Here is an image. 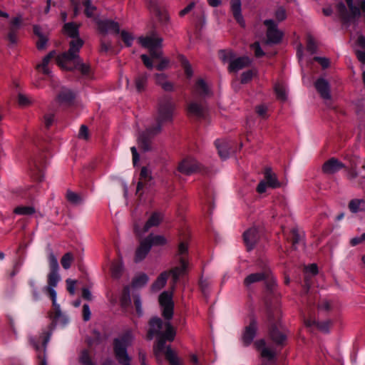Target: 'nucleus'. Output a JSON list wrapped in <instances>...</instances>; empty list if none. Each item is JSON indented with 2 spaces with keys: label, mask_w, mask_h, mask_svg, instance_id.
I'll return each mask as SVG.
<instances>
[{
  "label": "nucleus",
  "mask_w": 365,
  "mask_h": 365,
  "mask_svg": "<svg viewBox=\"0 0 365 365\" xmlns=\"http://www.w3.org/2000/svg\"><path fill=\"white\" fill-rule=\"evenodd\" d=\"M175 104L170 98L160 101L157 115V125L146 130L138 138V145L144 151L150 149V136L156 135L161 130L163 123L171 120L175 110Z\"/></svg>",
  "instance_id": "nucleus-1"
},
{
  "label": "nucleus",
  "mask_w": 365,
  "mask_h": 365,
  "mask_svg": "<svg viewBox=\"0 0 365 365\" xmlns=\"http://www.w3.org/2000/svg\"><path fill=\"white\" fill-rule=\"evenodd\" d=\"M83 44V41L76 38L70 42V48L68 53H63L56 57V63L63 70H73L79 64L78 52Z\"/></svg>",
  "instance_id": "nucleus-2"
},
{
  "label": "nucleus",
  "mask_w": 365,
  "mask_h": 365,
  "mask_svg": "<svg viewBox=\"0 0 365 365\" xmlns=\"http://www.w3.org/2000/svg\"><path fill=\"white\" fill-rule=\"evenodd\" d=\"M150 328L148 332V338L149 339H153V336H156L160 337L158 340L173 341L175 336V330L172 327L170 322H167L163 323L159 318H153L150 319Z\"/></svg>",
  "instance_id": "nucleus-3"
},
{
  "label": "nucleus",
  "mask_w": 365,
  "mask_h": 365,
  "mask_svg": "<svg viewBox=\"0 0 365 365\" xmlns=\"http://www.w3.org/2000/svg\"><path fill=\"white\" fill-rule=\"evenodd\" d=\"M133 336L127 332L115 341V353L118 362L122 365H130V358L126 352V347L132 344Z\"/></svg>",
  "instance_id": "nucleus-4"
},
{
  "label": "nucleus",
  "mask_w": 365,
  "mask_h": 365,
  "mask_svg": "<svg viewBox=\"0 0 365 365\" xmlns=\"http://www.w3.org/2000/svg\"><path fill=\"white\" fill-rule=\"evenodd\" d=\"M138 43L144 48H148L153 58H159L162 56L160 49L163 39L156 35H150L145 37H140Z\"/></svg>",
  "instance_id": "nucleus-5"
},
{
  "label": "nucleus",
  "mask_w": 365,
  "mask_h": 365,
  "mask_svg": "<svg viewBox=\"0 0 365 365\" xmlns=\"http://www.w3.org/2000/svg\"><path fill=\"white\" fill-rule=\"evenodd\" d=\"M154 354L158 361L160 356L165 354L171 365H180V360L176 353L170 346L165 347V341L163 340H159L154 346Z\"/></svg>",
  "instance_id": "nucleus-6"
},
{
  "label": "nucleus",
  "mask_w": 365,
  "mask_h": 365,
  "mask_svg": "<svg viewBox=\"0 0 365 365\" xmlns=\"http://www.w3.org/2000/svg\"><path fill=\"white\" fill-rule=\"evenodd\" d=\"M173 293L164 292L159 296V303L163 310V315L167 319H170L173 315Z\"/></svg>",
  "instance_id": "nucleus-7"
},
{
  "label": "nucleus",
  "mask_w": 365,
  "mask_h": 365,
  "mask_svg": "<svg viewBox=\"0 0 365 365\" xmlns=\"http://www.w3.org/2000/svg\"><path fill=\"white\" fill-rule=\"evenodd\" d=\"M264 24L267 26V42L269 43H279L282 37V33L277 28L272 20H265Z\"/></svg>",
  "instance_id": "nucleus-8"
},
{
  "label": "nucleus",
  "mask_w": 365,
  "mask_h": 365,
  "mask_svg": "<svg viewBox=\"0 0 365 365\" xmlns=\"http://www.w3.org/2000/svg\"><path fill=\"white\" fill-rule=\"evenodd\" d=\"M315 88L320 96L326 101H331V94L330 91V85L327 80L324 78H319L314 83Z\"/></svg>",
  "instance_id": "nucleus-9"
},
{
  "label": "nucleus",
  "mask_w": 365,
  "mask_h": 365,
  "mask_svg": "<svg viewBox=\"0 0 365 365\" xmlns=\"http://www.w3.org/2000/svg\"><path fill=\"white\" fill-rule=\"evenodd\" d=\"M180 265L173 268L168 273L171 274L173 281L175 283L179 277L187 272L188 267V261L186 257H179Z\"/></svg>",
  "instance_id": "nucleus-10"
},
{
  "label": "nucleus",
  "mask_w": 365,
  "mask_h": 365,
  "mask_svg": "<svg viewBox=\"0 0 365 365\" xmlns=\"http://www.w3.org/2000/svg\"><path fill=\"white\" fill-rule=\"evenodd\" d=\"M343 168H344V165L341 162L332 158L323 164L322 171L327 175H332Z\"/></svg>",
  "instance_id": "nucleus-11"
},
{
  "label": "nucleus",
  "mask_w": 365,
  "mask_h": 365,
  "mask_svg": "<svg viewBox=\"0 0 365 365\" xmlns=\"http://www.w3.org/2000/svg\"><path fill=\"white\" fill-rule=\"evenodd\" d=\"M241 6L240 0H230V9L235 19L240 26L245 27V21L242 15Z\"/></svg>",
  "instance_id": "nucleus-12"
},
{
  "label": "nucleus",
  "mask_w": 365,
  "mask_h": 365,
  "mask_svg": "<svg viewBox=\"0 0 365 365\" xmlns=\"http://www.w3.org/2000/svg\"><path fill=\"white\" fill-rule=\"evenodd\" d=\"M98 29L101 33L115 32L118 33L119 26L117 23L110 20H99L96 21Z\"/></svg>",
  "instance_id": "nucleus-13"
},
{
  "label": "nucleus",
  "mask_w": 365,
  "mask_h": 365,
  "mask_svg": "<svg viewBox=\"0 0 365 365\" xmlns=\"http://www.w3.org/2000/svg\"><path fill=\"white\" fill-rule=\"evenodd\" d=\"M197 169L198 165L194 159H185L182 160L178 166L180 172L186 175H190L195 172Z\"/></svg>",
  "instance_id": "nucleus-14"
},
{
  "label": "nucleus",
  "mask_w": 365,
  "mask_h": 365,
  "mask_svg": "<svg viewBox=\"0 0 365 365\" xmlns=\"http://www.w3.org/2000/svg\"><path fill=\"white\" fill-rule=\"evenodd\" d=\"M258 238V232L256 228H250L244 233V240L248 250L254 247Z\"/></svg>",
  "instance_id": "nucleus-15"
},
{
  "label": "nucleus",
  "mask_w": 365,
  "mask_h": 365,
  "mask_svg": "<svg viewBox=\"0 0 365 365\" xmlns=\"http://www.w3.org/2000/svg\"><path fill=\"white\" fill-rule=\"evenodd\" d=\"M251 63V60L248 57H241L231 61L229 68L230 71L237 72L238 71L248 66Z\"/></svg>",
  "instance_id": "nucleus-16"
},
{
  "label": "nucleus",
  "mask_w": 365,
  "mask_h": 365,
  "mask_svg": "<svg viewBox=\"0 0 365 365\" xmlns=\"http://www.w3.org/2000/svg\"><path fill=\"white\" fill-rule=\"evenodd\" d=\"M256 349L261 352V356L266 358L269 360L272 359L275 356V352L272 349H269L265 346V341L264 340H259L255 343Z\"/></svg>",
  "instance_id": "nucleus-17"
},
{
  "label": "nucleus",
  "mask_w": 365,
  "mask_h": 365,
  "mask_svg": "<svg viewBox=\"0 0 365 365\" xmlns=\"http://www.w3.org/2000/svg\"><path fill=\"white\" fill-rule=\"evenodd\" d=\"M257 331V323L255 321H252L248 327H246L245 331L242 336V340L245 344H250L256 334Z\"/></svg>",
  "instance_id": "nucleus-18"
},
{
  "label": "nucleus",
  "mask_w": 365,
  "mask_h": 365,
  "mask_svg": "<svg viewBox=\"0 0 365 365\" xmlns=\"http://www.w3.org/2000/svg\"><path fill=\"white\" fill-rule=\"evenodd\" d=\"M345 1L349 6V11L351 12L352 17H354V18L359 17L360 16L361 11H362L363 12H365V1L364 0H361V1H358L357 6H356L354 4L353 0H345Z\"/></svg>",
  "instance_id": "nucleus-19"
},
{
  "label": "nucleus",
  "mask_w": 365,
  "mask_h": 365,
  "mask_svg": "<svg viewBox=\"0 0 365 365\" xmlns=\"http://www.w3.org/2000/svg\"><path fill=\"white\" fill-rule=\"evenodd\" d=\"M34 32L35 35L38 37V39L36 41V46L38 49H45L48 41L47 36L44 33H43L41 28H39L38 26H34Z\"/></svg>",
  "instance_id": "nucleus-20"
},
{
  "label": "nucleus",
  "mask_w": 365,
  "mask_h": 365,
  "mask_svg": "<svg viewBox=\"0 0 365 365\" xmlns=\"http://www.w3.org/2000/svg\"><path fill=\"white\" fill-rule=\"evenodd\" d=\"M264 180L267 182L269 187L276 188L280 187L276 175L272 171L270 168H266L264 170Z\"/></svg>",
  "instance_id": "nucleus-21"
},
{
  "label": "nucleus",
  "mask_w": 365,
  "mask_h": 365,
  "mask_svg": "<svg viewBox=\"0 0 365 365\" xmlns=\"http://www.w3.org/2000/svg\"><path fill=\"white\" fill-rule=\"evenodd\" d=\"M162 220L163 216L161 214L158 212L153 213L143 226V232L148 231V230L153 227L158 226Z\"/></svg>",
  "instance_id": "nucleus-22"
},
{
  "label": "nucleus",
  "mask_w": 365,
  "mask_h": 365,
  "mask_svg": "<svg viewBox=\"0 0 365 365\" xmlns=\"http://www.w3.org/2000/svg\"><path fill=\"white\" fill-rule=\"evenodd\" d=\"M150 249V243L146 239L140 242L135 253V260L140 261L145 257Z\"/></svg>",
  "instance_id": "nucleus-23"
},
{
  "label": "nucleus",
  "mask_w": 365,
  "mask_h": 365,
  "mask_svg": "<svg viewBox=\"0 0 365 365\" xmlns=\"http://www.w3.org/2000/svg\"><path fill=\"white\" fill-rule=\"evenodd\" d=\"M155 79L157 84L160 85L165 91H171L173 90V84L168 81L167 76L163 73H158L155 75Z\"/></svg>",
  "instance_id": "nucleus-24"
},
{
  "label": "nucleus",
  "mask_w": 365,
  "mask_h": 365,
  "mask_svg": "<svg viewBox=\"0 0 365 365\" xmlns=\"http://www.w3.org/2000/svg\"><path fill=\"white\" fill-rule=\"evenodd\" d=\"M56 56L55 51H51L47 56H46L41 63L36 65V69L43 73V74H49V69L48 65L51 58Z\"/></svg>",
  "instance_id": "nucleus-25"
},
{
  "label": "nucleus",
  "mask_w": 365,
  "mask_h": 365,
  "mask_svg": "<svg viewBox=\"0 0 365 365\" xmlns=\"http://www.w3.org/2000/svg\"><path fill=\"white\" fill-rule=\"evenodd\" d=\"M187 113L189 115L201 117L204 113V108L196 102H190L187 106Z\"/></svg>",
  "instance_id": "nucleus-26"
},
{
  "label": "nucleus",
  "mask_w": 365,
  "mask_h": 365,
  "mask_svg": "<svg viewBox=\"0 0 365 365\" xmlns=\"http://www.w3.org/2000/svg\"><path fill=\"white\" fill-rule=\"evenodd\" d=\"M267 276V273L264 272L251 274L245 279L244 284L245 286L249 287L254 283L263 280Z\"/></svg>",
  "instance_id": "nucleus-27"
},
{
  "label": "nucleus",
  "mask_w": 365,
  "mask_h": 365,
  "mask_svg": "<svg viewBox=\"0 0 365 365\" xmlns=\"http://www.w3.org/2000/svg\"><path fill=\"white\" fill-rule=\"evenodd\" d=\"M220 158H226L229 155L230 146L228 143L223 140H217L215 143Z\"/></svg>",
  "instance_id": "nucleus-28"
},
{
  "label": "nucleus",
  "mask_w": 365,
  "mask_h": 365,
  "mask_svg": "<svg viewBox=\"0 0 365 365\" xmlns=\"http://www.w3.org/2000/svg\"><path fill=\"white\" fill-rule=\"evenodd\" d=\"M169 276V273L168 272H164L161 273L159 277L157 278L155 282L152 285V289L154 291H159L165 285L168 278Z\"/></svg>",
  "instance_id": "nucleus-29"
},
{
  "label": "nucleus",
  "mask_w": 365,
  "mask_h": 365,
  "mask_svg": "<svg viewBox=\"0 0 365 365\" xmlns=\"http://www.w3.org/2000/svg\"><path fill=\"white\" fill-rule=\"evenodd\" d=\"M148 78V76L146 73H140L136 77L135 80V88L138 92H141L145 89Z\"/></svg>",
  "instance_id": "nucleus-30"
},
{
  "label": "nucleus",
  "mask_w": 365,
  "mask_h": 365,
  "mask_svg": "<svg viewBox=\"0 0 365 365\" xmlns=\"http://www.w3.org/2000/svg\"><path fill=\"white\" fill-rule=\"evenodd\" d=\"M74 93L67 88H63L58 96V99L61 103H69L74 98Z\"/></svg>",
  "instance_id": "nucleus-31"
},
{
  "label": "nucleus",
  "mask_w": 365,
  "mask_h": 365,
  "mask_svg": "<svg viewBox=\"0 0 365 365\" xmlns=\"http://www.w3.org/2000/svg\"><path fill=\"white\" fill-rule=\"evenodd\" d=\"M148 277L143 273L138 274L133 280L132 285L135 288H140L148 282Z\"/></svg>",
  "instance_id": "nucleus-32"
},
{
  "label": "nucleus",
  "mask_w": 365,
  "mask_h": 365,
  "mask_svg": "<svg viewBox=\"0 0 365 365\" xmlns=\"http://www.w3.org/2000/svg\"><path fill=\"white\" fill-rule=\"evenodd\" d=\"M46 290L48 292L50 297L52 299L53 306L56 312V317H61V312L60 309V306L56 303V292L54 290V289L51 287H46Z\"/></svg>",
  "instance_id": "nucleus-33"
},
{
  "label": "nucleus",
  "mask_w": 365,
  "mask_h": 365,
  "mask_svg": "<svg viewBox=\"0 0 365 365\" xmlns=\"http://www.w3.org/2000/svg\"><path fill=\"white\" fill-rule=\"evenodd\" d=\"M36 212L35 208L32 206H18L14 208V212L19 215H31Z\"/></svg>",
  "instance_id": "nucleus-34"
},
{
  "label": "nucleus",
  "mask_w": 365,
  "mask_h": 365,
  "mask_svg": "<svg viewBox=\"0 0 365 365\" xmlns=\"http://www.w3.org/2000/svg\"><path fill=\"white\" fill-rule=\"evenodd\" d=\"M272 339L277 344H282L286 340L287 336L278 331L276 329H273L270 332Z\"/></svg>",
  "instance_id": "nucleus-35"
},
{
  "label": "nucleus",
  "mask_w": 365,
  "mask_h": 365,
  "mask_svg": "<svg viewBox=\"0 0 365 365\" xmlns=\"http://www.w3.org/2000/svg\"><path fill=\"white\" fill-rule=\"evenodd\" d=\"M146 240L150 243V247L152 245H163L167 242L166 238L163 235H149Z\"/></svg>",
  "instance_id": "nucleus-36"
},
{
  "label": "nucleus",
  "mask_w": 365,
  "mask_h": 365,
  "mask_svg": "<svg viewBox=\"0 0 365 365\" xmlns=\"http://www.w3.org/2000/svg\"><path fill=\"white\" fill-rule=\"evenodd\" d=\"M349 207L353 212L364 210H365V201L361 200H353L349 202Z\"/></svg>",
  "instance_id": "nucleus-37"
},
{
  "label": "nucleus",
  "mask_w": 365,
  "mask_h": 365,
  "mask_svg": "<svg viewBox=\"0 0 365 365\" xmlns=\"http://www.w3.org/2000/svg\"><path fill=\"white\" fill-rule=\"evenodd\" d=\"M63 30L66 34L72 38H75L78 34L77 25L72 23L66 24Z\"/></svg>",
  "instance_id": "nucleus-38"
},
{
  "label": "nucleus",
  "mask_w": 365,
  "mask_h": 365,
  "mask_svg": "<svg viewBox=\"0 0 365 365\" xmlns=\"http://www.w3.org/2000/svg\"><path fill=\"white\" fill-rule=\"evenodd\" d=\"M73 259H74V257L72 253H71V252L66 253L65 255H63V256L62 257V258L61 259V263L62 267L65 269H69L71 266V264L73 262Z\"/></svg>",
  "instance_id": "nucleus-39"
},
{
  "label": "nucleus",
  "mask_w": 365,
  "mask_h": 365,
  "mask_svg": "<svg viewBox=\"0 0 365 365\" xmlns=\"http://www.w3.org/2000/svg\"><path fill=\"white\" fill-rule=\"evenodd\" d=\"M48 264L51 272H58V263L57 260V257L55 255L50 252L48 256Z\"/></svg>",
  "instance_id": "nucleus-40"
},
{
  "label": "nucleus",
  "mask_w": 365,
  "mask_h": 365,
  "mask_svg": "<svg viewBox=\"0 0 365 365\" xmlns=\"http://www.w3.org/2000/svg\"><path fill=\"white\" fill-rule=\"evenodd\" d=\"M151 179V172L150 170H148L147 168L145 167H143L142 169H141V171H140V182H138V187H137V190H139L142 186H143V182L142 181L144 180V181H148Z\"/></svg>",
  "instance_id": "nucleus-41"
},
{
  "label": "nucleus",
  "mask_w": 365,
  "mask_h": 365,
  "mask_svg": "<svg viewBox=\"0 0 365 365\" xmlns=\"http://www.w3.org/2000/svg\"><path fill=\"white\" fill-rule=\"evenodd\" d=\"M274 90L277 98L282 101H285L287 98V93L285 86L282 83H276L274 86Z\"/></svg>",
  "instance_id": "nucleus-42"
},
{
  "label": "nucleus",
  "mask_w": 365,
  "mask_h": 365,
  "mask_svg": "<svg viewBox=\"0 0 365 365\" xmlns=\"http://www.w3.org/2000/svg\"><path fill=\"white\" fill-rule=\"evenodd\" d=\"M123 272V264L120 261L115 262L112 264L111 273L115 278H118Z\"/></svg>",
  "instance_id": "nucleus-43"
},
{
  "label": "nucleus",
  "mask_w": 365,
  "mask_h": 365,
  "mask_svg": "<svg viewBox=\"0 0 365 365\" xmlns=\"http://www.w3.org/2000/svg\"><path fill=\"white\" fill-rule=\"evenodd\" d=\"M180 61L187 76L191 77L192 76L193 72L189 61L186 59L185 57L182 56H180Z\"/></svg>",
  "instance_id": "nucleus-44"
},
{
  "label": "nucleus",
  "mask_w": 365,
  "mask_h": 365,
  "mask_svg": "<svg viewBox=\"0 0 365 365\" xmlns=\"http://www.w3.org/2000/svg\"><path fill=\"white\" fill-rule=\"evenodd\" d=\"M130 302V288L129 287L126 286L123 288L122 291L120 303L123 307H127L128 305H129Z\"/></svg>",
  "instance_id": "nucleus-45"
},
{
  "label": "nucleus",
  "mask_w": 365,
  "mask_h": 365,
  "mask_svg": "<svg viewBox=\"0 0 365 365\" xmlns=\"http://www.w3.org/2000/svg\"><path fill=\"white\" fill-rule=\"evenodd\" d=\"M59 279L60 277L58 272H51L48 275V286L46 287L54 289V287H56Z\"/></svg>",
  "instance_id": "nucleus-46"
},
{
  "label": "nucleus",
  "mask_w": 365,
  "mask_h": 365,
  "mask_svg": "<svg viewBox=\"0 0 365 365\" xmlns=\"http://www.w3.org/2000/svg\"><path fill=\"white\" fill-rule=\"evenodd\" d=\"M67 200L72 204L78 205L81 202L82 199L80 195L72 191H68L66 193Z\"/></svg>",
  "instance_id": "nucleus-47"
},
{
  "label": "nucleus",
  "mask_w": 365,
  "mask_h": 365,
  "mask_svg": "<svg viewBox=\"0 0 365 365\" xmlns=\"http://www.w3.org/2000/svg\"><path fill=\"white\" fill-rule=\"evenodd\" d=\"M83 6H85V14L88 17H92L94 16L96 7L92 5L90 0H85L83 1Z\"/></svg>",
  "instance_id": "nucleus-48"
},
{
  "label": "nucleus",
  "mask_w": 365,
  "mask_h": 365,
  "mask_svg": "<svg viewBox=\"0 0 365 365\" xmlns=\"http://www.w3.org/2000/svg\"><path fill=\"white\" fill-rule=\"evenodd\" d=\"M17 100L19 105L22 107L29 106L32 103L31 99L29 96L21 93L18 94Z\"/></svg>",
  "instance_id": "nucleus-49"
},
{
  "label": "nucleus",
  "mask_w": 365,
  "mask_h": 365,
  "mask_svg": "<svg viewBox=\"0 0 365 365\" xmlns=\"http://www.w3.org/2000/svg\"><path fill=\"white\" fill-rule=\"evenodd\" d=\"M133 304L138 316L143 315L142 300L138 294L133 296Z\"/></svg>",
  "instance_id": "nucleus-50"
},
{
  "label": "nucleus",
  "mask_w": 365,
  "mask_h": 365,
  "mask_svg": "<svg viewBox=\"0 0 365 365\" xmlns=\"http://www.w3.org/2000/svg\"><path fill=\"white\" fill-rule=\"evenodd\" d=\"M196 89L200 94H207L209 91L207 85L203 80H199L197 81Z\"/></svg>",
  "instance_id": "nucleus-51"
},
{
  "label": "nucleus",
  "mask_w": 365,
  "mask_h": 365,
  "mask_svg": "<svg viewBox=\"0 0 365 365\" xmlns=\"http://www.w3.org/2000/svg\"><path fill=\"white\" fill-rule=\"evenodd\" d=\"M120 36L127 46H130L131 45L133 41V36L131 34L125 31H122L120 33Z\"/></svg>",
  "instance_id": "nucleus-52"
},
{
  "label": "nucleus",
  "mask_w": 365,
  "mask_h": 365,
  "mask_svg": "<svg viewBox=\"0 0 365 365\" xmlns=\"http://www.w3.org/2000/svg\"><path fill=\"white\" fill-rule=\"evenodd\" d=\"M79 361L83 365H93L87 351H83L80 355Z\"/></svg>",
  "instance_id": "nucleus-53"
},
{
  "label": "nucleus",
  "mask_w": 365,
  "mask_h": 365,
  "mask_svg": "<svg viewBox=\"0 0 365 365\" xmlns=\"http://www.w3.org/2000/svg\"><path fill=\"white\" fill-rule=\"evenodd\" d=\"M256 74V72L254 71H247L244 72L241 76V83H247L253 78V76Z\"/></svg>",
  "instance_id": "nucleus-54"
},
{
  "label": "nucleus",
  "mask_w": 365,
  "mask_h": 365,
  "mask_svg": "<svg viewBox=\"0 0 365 365\" xmlns=\"http://www.w3.org/2000/svg\"><path fill=\"white\" fill-rule=\"evenodd\" d=\"M307 50L309 51H310L312 53H314L317 49L316 41H315L314 38L311 36H307Z\"/></svg>",
  "instance_id": "nucleus-55"
},
{
  "label": "nucleus",
  "mask_w": 365,
  "mask_h": 365,
  "mask_svg": "<svg viewBox=\"0 0 365 365\" xmlns=\"http://www.w3.org/2000/svg\"><path fill=\"white\" fill-rule=\"evenodd\" d=\"M78 138L83 140H88L89 138V132L88 128L82 125L78 132Z\"/></svg>",
  "instance_id": "nucleus-56"
},
{
  "label": "nucleus",
  "mask_w": 365,
  "mask_h": 365,
  "mask_svg": "<svg viewBox=\"0 0 365 365\" xmlns=\"http://www.w3.org/2000/svg\"><path fill=\"white\" fill-rule=\"evenodd\" d=\"M364 242H365V233L362 234L360 237H355L350 240V245L351 246H356Z\"/></svg>",
  "instance_id": "nucleus-57"
},
{
  "label": "nucleus",
  "mask_w": 365,
  "mask_h": 365,
  "mask_svg": "<svg viewBox=\"0 0 365 365\" xmlns=\"http://www.w3.org/2000/svg\"><path fill=\"white\" fill-rule=\"evenodd\" d=\"M314 60L318 61L323 68H327L330 65L329 59L325 57H315Z\"/></svg>",
  "instance_id": "nucleus-58"
},
{
  "label": "nucleus",
  "mask_w": 365,
  "mask_h": 365,
  "mask_svg": "<svg viewBox=\"0 0 365 365\" xmlns=\"http://www.w3.org/2000/svg\"><path fill=\"white\" fill-rule=\"evenodd\" d=\"M275 18L279 21H282L286 19V12L285 10L282 8L278 9L275 12Z\"/></svg>",
  "instance_id": "nucleus-59"
},
{
  "label": "nucleus",
  "mask_w": 365,
  "mask_h": 365,
  "mask_svg": "<svg viewBox=\"0 0 365 365\" xmlns=\"http://www.w3.org/2000/svg\"><path fill=\"white\" fill-rule=\"evenodd\" d=\"M44 124L46 127H50L54 120V115L53 113H46L43 117Z\"/></svg>",
  "instance_id": "nucleus-60"
},
{
  "label": "nucleus",
  "mask_w": 365,
  "mask_h": 365,
  "mask_svg": "<svg viewBox=\"0 0 365 365\" xmlns=\"http://www.w3.org/2000/svg\"><path fill=\"white\" fill-rule=\"evenodd\" d=\"M187 252V245L184 242H181L178 246V255L180 257H185Z\"/></svg>",
  "instance_id": "nucleus-61"
},
{
  "label": "nucleus",
  "mask_w": 365,
  "mask_h": 365,
  "mask_svg": "<svg viewBox=\"0 0 365 365\" xmlns=\"http://www.w3.org/2000/svg\"><path fill=\"white\" fill-rule=\"evenodd\" d=\"M66 284H67V289H68V291L71 294H74L76 281L73 280L71 279H66Z\"/></svg>",
  "instance_id": "nucleus-62"
},
{
  "label": "nucleus",
  "mask_w": 365,
  "mask_h": 365,
  "mask_svg": "<svg viewBox=\"0 0 365 365\" xmlns=\"http://www.w3.org/2000/svg\"><path fill=\"white\" fill-rule=\"evenodd\" d=\"M141 58L143 61V63L145 64V66L148 68H152L153 66V60H154L155 58H153L151 57L152 59H150L148 56L143 54L141 56Z\"/></svg>",
  "instance_id": "nucleus-63"
},
{
  "label": "nucleus",
  "mask_w": 365,
  "mask_h": 365,
  "mask_svg": "<svg viewBox=\"0 0 365 365\" xmlns=\"http://www.w3.org/2000/svg\"><path fill=\"white\" fill-rule=\"evenodd\" d=\"M252 48L254 50L255 54L257 57H261L264 55V52L260 48L259 43H255L254 44H252Z\"/></svg>",
  "instance_id": "nucleus-64"
}]
</instances>
